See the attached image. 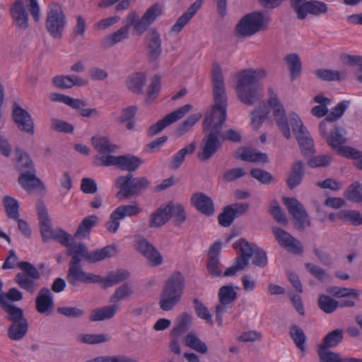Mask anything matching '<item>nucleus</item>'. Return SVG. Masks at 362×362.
<instances>
[{
  "label": "nucleus",
  "mask_w": 362,
  "mask_h": 362,
  "mask_svg": "<svg viewBox=\"0 0 362 362\" xmlns=\"http://www.w3.org/2000/svg\"><path fill=\"white\" fill-rule=\"evenodd\" d=\"M235 158L250 163H266L269 162L268 156L266 153L250 148H243L240 153L237 152Z\"/></svg>",
  "instance_id": "obj_32"
},
{
  "label": "nucleus",
  "mask_w": 362,
  "mask_h": 362,
  "mask_svg": "<svg viewBox=\"0 0 362 362\" xmlns=\"http://www.w3.org/2000/svg\"><path fill=\"white\" fill-rule=\"evenodd\" d=\"M12 118L19 131L34 134V122L31 115L17 102L13 103Z\"/></svg>",
  "instance_id": "obj_14"
},
{
  "label": "nucleus",
  "mask_w": 362,
  "mask_h": 362,
  "mask_svg": "<svg viewBox=\"0 0 362 362\" xmlns=\"http://www.w3.org/2000/svg\"><path fill=\"white\" fill-rule=\"evenodd\" d=\"M318 306L325 313H334L339 307V302L329 296L320 295L318 298Z\"/></svg>",
  "instance_id": "obj_53"
},
{
  "label": "nucleus",
  "mask_w": 362,
  "mask_h": 362,
  "mask_svg": "<svg viewBox=\"0 0 362 362\" xmlns=\"http://www.w3.org/2000/svg\"><path fill=\"white\" fill-rule=\"evenodd\" d=\"M214 106L211 112L204 121L205 132L197 153V158L202 162L207 161L221 148L223 140L239 142L241 135L235 129H230L221 133L222 124L226 119L227 96L221 67L213 64L211 70Z\"/></svg>",
  "instance_id": "obj_1"
},
{
  "label": "nucleus",
  "mask_w": 362,
  "mask_h": 362,
  "mask_svg": "<svg viewBox=\"0 0 362 362\" xmlns=\"http://www.w3.org/2000/svg\"><path fill=\"white\" fill-rule=\"evenodd\" d=\"M35 304L37 313L45 315H50L54 310V296L50 289L47 287L41 288L35 297Z\"/></svg>",
  "instance_id": "obj_16"
},
{
  "label": "nucleus",
  "mask_w": 362,
  "mask_h": 362,
  "mask_svg": "<svg viewBox=\"0 0 362 362\" xmlns=\"http://www.w3.org/2000/svg\"><path fill=\"white\" fill-rule=\"evenodd\" d=\"M250 246L252 247L253 256L252 264L259 267H264L267 264V256L266 252L255 244L250 243Z\"/></svg>",
  "instance_id": "obj_57"
},
{
  "label": "nucleus",
  "mask_w": 362,
  "mask_h": 362,
  "mask_svg": "<svg viewBox=\"0 0 362 362\" xmlns=\"http://www.w3.org/2000/svg\"><path fill=\"white\" fill-rule=\"evenodd\" d=\"M3 204L7 216L13 220L19 218V203L17 199L10 196H5L3 199Z\"/></svg>",
  "instance_id": "obj_46"
},
{
  "label": "nucleus",
  "mask_w": 362,
  "mask_h": 362,
  "mask_svg": "<svg viewBox=\"0 0 362 362\" xmlns=\"http://www.w3.org/2000/svg\"><path fill=\"white\" fill-rule=\"evenodd\" d=\"M264 23V16L261 13L252 12L243 16L235 26L238 37H250L260 30Z\"/></svg>",
  "instance_id": "obj_11"
},
{
  "label": "nucleus",
  "mask_w": 362,
  "mask_h": 362,
  "mask_svg": "<svg viewBox=\"0 0 362 362\" xmlns=\"http://www.w3.org/2000/svg\"><path fill=\"white\" fill-rule=\"evenodd\" d=\"M36 210L43 242L51 239L58 241L66 233L61 228L54 229L51 227V219L44 202L38 201L36 204Z\"/></svg>",
  "instance_id": "obj_10"
},
{
  "label": "nucleus",
  "mask_w": 362,
  "mask_h": 362,
  "mask_svg": "<svg viewBox=\"0 0 362 362\" xmlns=\"http://www.w3.org/2000/svg\"><path fill=\"white\" fill-rule=\"evenodd\" d=\"M160 89V78L156 75L153 77L150 86L147 88L146 102L151 103L158 95Z\"/></svg>",
  "instance_id": "obj_61"
},
{
  "label": "nucleus",
  "mask_w": 362,
  "mask_h": 362,
  "mask_svg": "<svg viewBox=\"0 0 362 362\" xmlns=\"http://www.w3.org/2000/svg\"><path fill=\"white\" fill-rule=\"evenodd\" d=\"M284 61L288 66L291 79L295 80L301 72L302 63L299 56L296 53L289 54L284 58Z\"/></svg>",
  "instance_id": "obj_38"
},
{
  "label": "nucleus",
  "mask_w": 362,
  "mask_h": 362,
  "mask_svg": "<svg viewBox=\"0 0 362 362\" xmlns=\"http://www.w3.org/2000/svg\"><path fill=\"white\" fill-rule=\"evenodd\" d=\"M328 11L325 3L319 1H308L304 3L300 7H298L297 17L303 20L305 19L308 13L314 16H320L326 13Z\"/></svg>",
  "instance_id": "obj_21"
},
{
  "label": "nucleus",
  "mask_w": 362,
  "mask_h": 362,
  "mask_svg": "<svg viewBox=\"0 0 362 362\" xmlns=\"http://www.w3.org/2000/svg\"><path fill=\"white\" fill-rule=\"evenodd\" d=\"M119 310V305L112 304L91 311L89 320L91 322L103 321L112 318Z\"/></svg>",
  "instance_id": "obj_28"
},
{
  "label": "nucleus",
  "mask_w": 362,
  "mask_h": 362,
  "mask_svg": "<svg viewBox=\"0 0 362 362\" xmlns=\"http://www.w3.org/2000/svg\"><path fill=\"white\" fill-rule=\"evenodd\" d=\"M196 150V144L192 142L179 150L169 160L168 167L170 170L178 169L185 161L187 155H192Z\"/></svg>",
  "instance_id": "obj_27"
},
{
  "label": "nucleus",
  "mask_w": 362,
  "mask_h": 362,
  "mask_svg": "<svg viewBox=\"0 0 362 362\" xmlns=\"http://www.w3.org/2000/svg\"><path fill=\"white\" fill-rule=\"evenodd\" d=\"M349 105L350 102L348 100H343L339 103L327 115V119L331 122L337 121L342 117Z\"/></svg>",
  "instance_id": "obj_58"
},
{
  "label": "nucleus",
  "mask_w": 362,
  "mask_h": 362,
  "mask_svg": "<svg viewBox=\"0 0 362 362\" xmlns=\"http://www.w3.org/2000/svg\"><path fill=\"white\" fill-rule=\"evenodd\" d=\"M305 175V164L298 160L295 162L291 168V171L286 179V185L290 189H293L298 186Z\"/></svg>",
  "instance_id": "obj_25"
},
{
  "label": "nucleus",
  "mask_w": 362,
  "mask_h": 362,
  "mask_svg": "<svg viewBox=\"0 0 362 362\" xmlns=\"http://www.w3.org/2000/svg\"><path fill=\"white\" fill-rule=\"evenodd\" d=\"M146 82V76L142 73H134L127 79V86L134 93L142 94L143 87Z\"/></svg>",
  "instance_id": "obj_39"
},
{
  "label": "nucleus",
  "mask_w": 362,
  "mask_h": 362,
  "mask_svg": "<svg viewBox=\"0 0 362 362\" xmlns=\"http://www.w3.org/2000/svg\"><path fill=\"white\" fill-rule=\"evenodd\" d=\"M17 160L16 168L21 175L35 170L34 164L27 153L19 148L16 149Z\"/></svg>",
  "instance_id": "obj_35"
},
{
  "label": "nucleus",
  "mask_w": 362,
  "mask_h": 362,
  "mask_svg": "<svg viewBox=\"0 0 362 362\" xmlns=\"http://www.w3.org/2000/svg\"><path fill=\"white\" fill-rule=\"evenodd\" d=\"M266 76L264 70L244 69L238 74L235 86L240 101L247 105H253L263 96L262 88L258 83L259 79Z\"/></svg>",
  "instance_id": "obj_4"
},
{
  "label": "nucleus",
  "mask_w": 362,
  "mask_h": 362,
  "mask_svg": "<svg viewBox=\"0 0 362 362\" xmlns=\"http://www.w3.org/2000/svg\"><path fill=\"white\" fill-rule=\"evenodd\" d=\"M343 339L344 331L341 329H336L327 333L317 348L320 362H362V358L342 357L339 353L328 350L329 348L337 346Z\"/></svg>",
  "instance_id": "obj_6"
},
{
  "label": "nucleus",
  "mask_w": 362,
  "mask_h": 362,
  "mask_svg": "<svg viewBox=\"0 0 362 362\" xmlns=\"http://www.w3.org/2000/svg\"><path fill=\"white\" fill-rule=\"evenodd\" d=\"M141 209L136 204L121 205L114 210L121 220L127 216L132 217L136 216L141 212Z\"/></svg>",
  "instance_id": "obj_56"
},
{
  "label": "nucleus",
  "mask_w": 362,
  "mask_h": 362,
  "mask_svg": "<svg viewBox=\"0 0 362 362\" xmlns=\"http://www.w3.org/2000/svg\"><path fill=\"white\" fill-rule=\"evenodd\" d=\"M202 117L199 113L189 116L185 121L179 124L174 131L176 136H182L187 133Z\"/></svg>",
  "instance_id": "obj_50"
},
{
  "label": "nucleus",
  "mask_w": 362,
  "mask_h": 362,
  "mask_svg": "<svg viewBox=\"0 0 362 362\" xmlns=\"http://www.w3.org/2000/svg\"><path fill=\"white\" fill-rule=\"evenodd\" d=\"M337 152L344 158L355 160L362 158V151L354 147L344 145Z\"/></svg>",
  "instance_id": "obj_64"
},
{
  "label": "nucleus",
  "mask_w": 362,
  "mask_h": 362,
  "mask_svg": "<svg viewBox=\"0 0 362 362\" xmlns=\"http://www.w3.org/2000/svg\"><path fill=\"white\" fill-rule=\"evenodd\" d=\"M346 131L341 127L334 126L325 139L327 144L336 151L347 142Z\"/></svg>",
  "instance_id": "obj_26"
},
{
  "label": "nucleus",
  "mask_w": 362,
  "mask_h": 362,
  "mask_svg": "<svg viewBox=\"0 0 362 362\" xmlns=\"http://www.w3.org/2000/svg\"><path fill=\"white\" fill-rule=\"evenodd\" d=\"M192 322V316L186 313H182L176 319V325L172 329V334L179 336L187 330L188 326Z\"/></svg>",
  "instance_id": "obj_51"
},
{
  "label": "nucleus",
  "mask_w": 362,
  "mask_h": 362,
  "mask_svg": "<svg viewBox=\"0 0 362 362\" xmlns=\"http://www.w3.org/2000/svg\"><path fill=\"white\" fill-rule=\"evenodd\" d=\"M98 218L95 215L87 216L83 219L78 226L74 236L77 238H83L86 237L90 231V229L94 226Z\"/></svg>",
  "instance_id": "obj_48"
},
{
  "label": "nucleus",
  "mask_w": 362,
  "mask_h": 362,
  "mask_svg": "<svg viewBox=\"0 0 362 362\" xmlns=\"http://www.w3.org/2000/svg\"><path fill=\"white\" fill-rule=\"evenodd\" d=\"M18 181L21 186L28 192L43 187L42 182L36 176V170L20 175Z\"/></svg>",
  "instance_id": "obj_29"
},
{
  "label": "nucleus",
  "mask_w": 362,
  "mask_h": 362,
  "mask_svg": "<svg viewBox=\"0 0 362 362\" xmlns=\"http://www.w3.org/2000/svg\"><path fill=\"white\" fill-rule=\"evenodd\" d=\"M129 37L128 26H122L116 32H114L105 36L102 42L101 47L104 49H107L115 44L121 42L122 40Z\"/></svg>",
  "instance_id": "obj_31"
},
{
  "label": "nucleus",
  "mask_w": 362,
  "mask_h": 362,
  "mask_svg": "<svg viewBox=\"0 0 362 362\" xmlns=\"http://www.w3.org/2000/svg\"><path fill=\"white\" fill-rule=\"evenodd\" d=\"M315 76L325 81H339L346 78V72L337 70L318 69L315 71Z\"/></svg>",
  "instance_id": "obj_41"
},
{
  "label": "nucleus",
  "mask_w": 362,
  "mask_h": 362,
  "mask_svg": "<svg viewBox=\"0 0 362 362\" xmlns=\"http://www.w3.org/2000/svg\"><path fill=\"white\" fill-rule=\"evenodd\" d=\"M133 294V288L127 284H123L117 288L114 293L110 296V301L113 304L129 298Z\"/></svg>",
  "instance_id": "obj_49"
},
{
  "label": "nucleus",
  "mask_w": 362,
  "mask_h": 362,
  "mask_svg": "<svg viewBox=\"0 0 362 362\" xmlns=\"http://www.w3.org/2000/svg\"><path fill=\"white\" fill-rule=\"evenodd\" d=\"M57 312L59 314L70 318H80L85 314V311L78 307H59L57 308Z\"/></svg>",
  "instance_id": "obj_63"
},
{
  "label": "nucleus",
  "mask_w": 362,
  "mask_h": 362,
  "mask_svg": "<svg viewBox=\"0 0 362 362\" xmlns=\"http://www.w3.org/2000/svg\"><path fill=\"white\" fill-rule=\"evenodd\" d=\"M192 108L193 106L191 104H187L165 115L149 127L148 135L151 136L156 135L166 127L183 118Z\"/></svg>",
  "instance_id": "obj_13"
},
{
  "label": "nucleus",
  "mask_w": 362,
  "mask_h": 362,
  "mask_svg": "<svg viewBox=\"0 0 362 362\" xmlns=\"http://www.w3.org/2000/svg\"><path fill=\"white\" fill-rule=\"evenodd\" d=\"M18 267L22 272L16 274L14 281L21 288L29 293H33L37 287L35 281L40 278V274L37 269L28 262H19Z\"/></svg>",
  "instance_id": "obj_9"
},
{
  "label": "nucleus",
  "mask_w": 362,
  "mask_h": 362,
  "mask_svg": "<svg viewBox=\"0 0 362 362\" xmlns=\"http://www.w3.org/2000/svg\"><path fill=\"white\" fill-rule=\"evenodd\" d=\"M170 208L166 204L161 205L154 213H153L149 220V227H160L166 223L170 219Z\"/></svg>",
  "instance_id": "obj_34"
},
{
  "label": "nucleus",
  "mask_w": 362,
  "mask_h": 362,
  "mask_svg": "<svg viewBox=\"0 0 362 362\" xmlns=\"http://www.w3.org/2000/svg\"><path fill=\"white\" fill-rule=\"evenodd\" d=\"M57 242L66 247V255L71 257L66 279L69 284L72 286H76L77 282L88 284L100 279L98 275L82 269V261L95 263L113 257L117 253V247L113 245L90 251L84 243L72 240L67 233Z\"/></svg>",
  "instance_id": "obj_2"
},
{
  "label": "nucleus",
  "mask_w": 362,
  "mask_h": 362,
  "mask_svg": "<svg viewBox=\"0 0 362 362\" xmlns=\"http://www.w3.org/2000/svg\"><path fill=\"white\" fill-rule=\"evenodd\" d=\"M269 106L273 110V116L276 125L283 134L284 136L290 139L291 137L289 124L296 135V140L300 146L301 151L305 155L313 153V141L311 139L306 127L303 125L299 116L295 112L289 113L288 117L285 109L280 103L277 95L271 88L268 89Z\"/></svg>",
  "instance_id": "obj_3"
},
{
  "label": "nucleus",
  "mask_w": 362,
  "mask_h": 362,
  "mask_svg": "<svg viewBox=\"0 0 362 362\" xmlns=\"http://www.w3.org/2000/svg\"><path fill=\"white\" fill-rule=\"evenodd\" d=\"M28 322L13 323L8 328V337L13 341L22 339L28 332Z\"/></svg>",
  "instance_id": "obj_45"
},
{
  "label": "nucleus",
  "mask_w": 362,
  "mask_h": 362,
  "mask_svg": "<svg viewBox=\"0 0 362 362\" xmlns=\"http://www.w3.org/2000/svg\"><path fill=\"white\" fill-rule=\"evenodd\" d=\"M109 340L110 337L105 334H80L77 336V341L87 344H97Z\"/></svg>",
  "instance_id": "obj_52"
},
{
  "label": "nucleus",
  "mask_w": 362,
  "mask_h": 362,
  "mask_svg": "<svg viewBox=\"0 0 362 362\" xmlns=\"http://www.w3.org/2000/svg\"><path fill=\"white\" fill-rule=\"evenodd\" d=\"M162 14V8L155 4L150 6L143 16L139 19V23L136 25V29L144 33L147 30L148 28L156 21V19Z\"/></svg>",
  "instance_id": "obj_24"
},
{
  "label": "nucleus",
  "mask_w": 362,
  "mask_h": 362,
  "mask_svg": "<svg viewBox=\"0 0 362 362\" xmlns=\"http://www.w3.org/2000/svg\"><path fill=\"white\" fill-rule=\"evenodd\" d=\"M115 186L119 189L116 197L119 199H127L139 194L148 188L150 182L146 177H134L129 173L125 176L116 178Z\"/></svg>",
  "instance_id": "obj_7"
},
{
  "label": "nucleus",
  "mask_w": 362,
  "mask_h": 362,
  "mask_svg": "<svg viewBox=\"0 0 362 362\" xmlns=\"http://www.w3.org/2000/svg\"><path fill=\"white\" fill-rule=\"evenodd\" d=\"M362 187L358 182L351 184L344 193L345 197L353 202L362 203Z\"/></svg>",
  "instance_id": "obj_55"
},
{
  "label": "nucleus",
  "mask_w": 362,
  "mask_h": 362,
  "mask_svg": "<svg viewBox=\"0 0 362 362\" xmlns=\"http://www.w3.org/2000/svg\"><path fill=\"white\" fill-rule=\"evenodd\" d=\"M1 307L7 313L6 319L11 324L28 322L24 316V312L22 308L13 304H6L4 301L1 302Z\"/></svg>",
  "instance_id": "obj_33"
},
{
  "label": "nucleus",
  "mask_w": 362,
  "mask_h": 362,
  "mask_svg": "<svg viewBox=\"0 0 362 362\" xmlns=\"http://www.w3.org/2000/svg\"><path fill=\"white\" fill-rule=\"evenodd\" d=\"M269 113V110L263 102L257 108L251 112V123L253 125V127L258 129L267 118Z\"/></svg>",
  "instance_id": "obj_44"
},
{
  "label": "nucleus",
  "mask_w": 362,
  "mask_h": 362,
  "mask_svg": "<svg viewBox=\"0 0 362 362\" xmlns=\"http://www.w3.org/2000/svg\"><path fill=\"white\" fill-rule=\"evenodd\" d=\"M98 276L100 279L99 281L93 283L103 284L104 287H109L127 280L129 277V273L125 269H118L112 271L105 278H103L100 275Z\"/></svg>",
  "instance_id": "obj_30"
},
{
  "label": "nucleus",
  "mask_w": 362,
  "mask_h": 362,
  "mask_svg": "<svg viewBox=\"0 0 362 362\" xmlns=\"http://www.w3.org/2000/svg\"><path fill=\"white\" fill-rule=\"evenodd\" d=\"M238 286L233 285H226L221 286L218 293V301L233 304L238 298L237 292L235 289H238Z\"/></svg>",
  "instance_id": "obj_47"
},
{
  "label": "nucleus",
  "mask_w": 362,
  "mask_h": 362,
  "mask_svg": "<svg viewBox=\"0 0 362 362\" xmlns=\"http://www.w3.org/2000/svg\"><path fill=\"white\" fill-rule=\"evenodd\" d=\"M184 343L187 346L200 354H205L208 351L206 344L194 333H188L184 339Z\"/></svg>",
  "instance_id": "obj_42"
},
{
  "label": "nucleus",
  "mask_w": 362,
  "mask_h": 362,
  "mask_svg": "<svg viewBox=\"0 0 362 362\" xmlns=\"http://www.w3.org/2000/svg\"><path fill=\"white\" fill-rule=\"evenodd\" d=\"M272 232L276 241L282 247L294 255H299L303 252L301 243L289 233L276 227L272 228Z\"/></svg>",
  "instance_id": "obj_15"
},
{
  "label": "nucleus",
  "mask_w": 362,
  "mask_h": 362,
  "mask_svg": "<svg viewBox=\"0 0 362 362\" xmlns=\"http://www.w3.org/2000/svg\"><path fill=\"white\" fill-rule=\"evenodd\" d=\"M194 308L199 317L206 320L211 325L214 324L212 315L209 309L197 298L193 300Z\"/></svg>",
  "instance_id": "obj_60"
},
{
  "label": "nucleus",
  "mask_w": 362,
  "mask_h": 362,
  "mask_svg": "<svg viewBox=\"0 0 362 362\" xmlns=\"http://www.w3.org/2000/svg\"><path fill=\"white\" fill-rule=\"evenodd\" d=\"M185 287V278L180 272H175L168 279L160 296V308L171 310L180 300Z\"/></svg>",
  "instance_id": "obj_5"
},
{
  "label": "nucleus",
  "mask_w": 362,
  "mask_h": 362,
  "mask_svg": "<svg viewBox=\"0 0 362 362\" xmlns=\"http://www.w3.org/2000/svg\"><path fill=\"white\" fill-rule=\"evenodd\" d=\"M136 248L148 260L152 266H158L162 264L163 257L160 253L146 239L139 238Z\"/></svg>",
  "instance_id": "obj_17"
},
{
  "label": "nucleus",
  "mask_w": 362,
  "mask_h": 362,
  "mask_svg": "<svg viewBox=\"0 0 362 362\" xmlns=\"http://www.w3.org/2000/svg\"><path fill=\"white\" fill-rule=\"evenodd\" d=\"M232 208L228 205L225 206L218 216V223L223 227H229L235 218L233 214Z\"/></svg>",
  "instance_id": "obj_62"
},
{
  "label": "nucleus",
  "mask_w": 362,
  "mask_h": 362,
  "mask_svg": "<svg viewBox=\"0 0 362 362\" xmlns=\"http://www.w3.org/2000/svg\"><path fill=\"white\" fill-rule=\"evenodd\" d=\"M11 16L16 25L21 30L28 28V13L23 0H16L10 10Z\"/></svg>",
  "instance_id": "obj_22"
},
{
  "label": "nucleus",
  "mask_w": 362,
  "mask_h": 362,
  "mask_svg": "<svg viewBox=\"0 0 362 362\" xmlns=\"http://www.w3.org/2000/svg\"><path fill=\"white\" fill-rule=\"evenodd\" d=\"M167 207L170 208V218H173L175 226H179L182 224L187 219L185 208L182 204H174L170 202L167 204Z\"/></svg>",
  "instance_id": "obj_40"
},
{
  "label": "nucleus",
  "mask_w": 362,
  "mask_h": 362,
  "mask_svg": "<svg viewBox=\"0 0 362 362\" xmlns=\"http://www.w3.org/2000/svg\"><path fill=\"white\" fill-rule=\"evenodd\" d=\"M136 248L148 260L152 266H158L162 264L163 257L160 253L146 239L139 238Z\"/></svg>",
  "instance_id": "obj_18"
},
{
  "label": "nucleus",
  "mask_w": 362,
  "mask_h": 362,
  "mask_svg": "<svg viewBox=\"0 0 362 362\" xmlns=\"http://www.w3.org/2000/svg\"><path fill=\"white\" fill-rule=\"evenodd\" d=\"M146 42L149 60L156 61L162 53L160 35L156 28H151L148 31L146 35Z\"/></svg>",
  "instance_id": "obj_19"
},
{
  "label": "nucleus",
  "mask_w": 362,
  "mask_h": 362,
  "mask_svg": "<svg viewBox=\"0 0 362 362\" xmlns=\"http://www.w3.org/2000/svg\"><path fill=\"white\" fill-rule=\"evenodd\" d=\"M142 163L141 158L131 154L119 156L118 168L122 170L134 172Z\"/></svg>",
  "instance_id": "obj_37"
},
{
  "label": "nucleus",
  "mask_w": 362,
  "mask_h": 362,
  "mask_svg": "<svg viewBox=\"0 0 362 362\" xmlns=\"http://www.w3.org/2000/svg\"><path fill=\"white\" fill-rule=\"evenodd\" d=\"M233 247L238 253V256L235 259V265L240 270H242L249 264L250 259L252 256L250 243L245 239L241 238L234 243Z\"/></svg>",
  "instance_id": "obj_20"
},
{
  "label": "nucleus",
  "mask_w": 362,
  "mask_h": 362,
  "mask_svg": "<svg viewBox=\"0 0 362 362\" xmlns=\"http://www.w3.org/2000/svg\"><path fill=\"white\" fill-rule=\"evenodd\" d=\"M283 202L286 206L289 214L296 221V226L300 231L305 230L310 226L309 216L303 205L296 198L284 197Z\"/></svg>",
  "instance_id": "obj_12"
},
{
  "label": "nucleus",
  "mask_w": 362,
  "mask_h": 362,
  "mask_svg": "<svg viewBox=\"0 0 362 362\" xmlns=\"http://www.w3.org/2000/svg\"><path fill=\"white\" fill-rule=\"evenodd\" d=\"M92 144L95 148L101 154H108L115 153L118 149V146L113 144L107 137L105 136H93L91 139Z\"/></svg>",
  "instance_id": "obj_36"
},
{
  "label": "nucleus",
  "mask_w": 362,
  "mask_h": 362,
  "mask_svg": "<svg viewBox=\"0 0 362 362\" xmlns=\"http://www.w3.org/2000/svg\"><path fill=\"white\" fill-rule=\"evenodd\" d=\"M192 204L202 214L211 216L214 212L213 200L202 192H196L191 197Z\"/></svg>",
  "instance_id": "obj_23"
},
{
  "label": "nucleus",
  "mask_w": 362,
  "mask_h": 362,
  "mask_svg": "<svg viewBox=\"0 0 362 362\" xmlns=\"http://www.w3.org/2000/svg\"><path fill=\"white\" fill-rule=\"evenodd\" d=\"M66 24V16L61 6L55 2L51 3L45 21V28L49 35L55 39L62 38Z\"/></svg>",
  "instance_id": "obj_8"
},
{
  "label": "nucleus",
  "mask_w": 362,
  "mask_h": 362,
  "mask_svg": "<svg viewBox=\"0 0 362 362\" xmlns=\"http://www.w3.org/2000/svg\"><path fill=\"white\" fill-rule=\"evenodd\" d=\"M337 216L345 221H349L354 226L362 225V214L356 210H341Z\"/></svg>",
  "instance_id": "obj_54"
},
{
  "label": "nucleus",
  "mask_w": 362,
  "mask_h": 362,
  "mask_svg": "<svg viewBox=\"0 0 362 362\" xmlns=\"http://www.w3.org/2000/svg\"><path fill=\"white\" fill-rule=\"evenodd\" d=\"M289 334L296 346L302 353H305L306 336L303 330L296 325H292L289 327Z\"/></svg>",
  "instance_id": "obj_43"
},
{
  "label": "nucleus",
  "mask_w": 362,
  "mask_h": 362,
  "mask_svg": "<svg viewBox=\"0 0 362 362\" xmlns=\"http://www.w3.org/2000/svg\"><path fill=\"white\" fill-rule=\"evenodd\" d=\"M250 175L264 185H269L275 182L274 177L270 173L262 169L252 168L250 170Z\"/></svg>",
  "instance_id": "obj_59"
}]
</instances>
